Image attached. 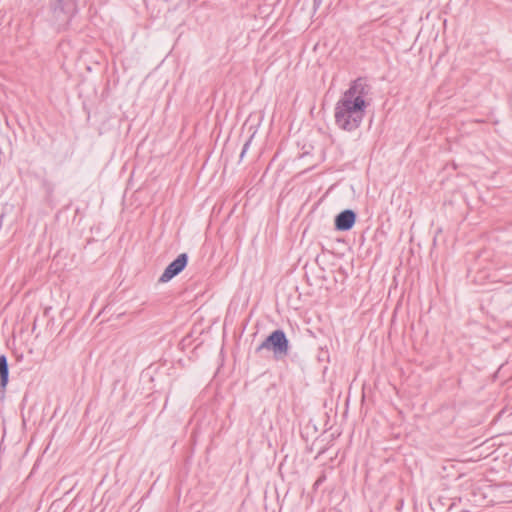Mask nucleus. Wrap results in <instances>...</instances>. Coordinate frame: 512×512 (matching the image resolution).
I'll return each instance as SVG.
<instances>
[{"label": "nucleus", "instance_id": "1", "mask_svg": "<svg viewBox=\"0 0 512 512\" xmlns=\"http://www.w3.org/2000/svg\"><path fill=\"white\" fill-rule=\"evenodd\" d=\"M369 93L370 86L364 79L358 78L352 82L335 107V122L339 128L353 131L360 126L369 105Z\"/></svg>", "mask_w": 512, "mask_h": 512}, {"label": "nucleus", "instance_id": "2", "mask_svg": "<svg viewBox=\"0 0 512 512\" xmlns=\"http://www.w3.org/2000/svg\"><path fill=\"white\" fill-rule=\"evenodd\" d=\"M263 349L271 350L275 359H282L288 354L289 343L282 330L273 331L257 348V351Z\"/></svg>", "mask_w": 512, "mask_h": 512}, {"label": "nucleus", "instance_id": "3", "mask_svg": "<svg viewBox=\"0 0 512 512\" xmlns=\"http://www.w3.org/2000/svg\"><path fill=\"white\" fill-rule=\"evenodd\" d=\"M187 261L188 256L186 253L178 255V257L166 267L163 274L160 276L159 281L165 283L171 280L186 267Z\"/></svg>", "mask_w": 512, "mask_h": 512}, {"label": "nucleus", "instance_id": "4", "mask_svg": "<svg viewBox=\"0 0 512 512\" xmlns=\"http://www.w3.org/2000/svg\"><path fill=\"white\" fill-rule=\"evenodd\" d=\"M356 221V214L352 210H344L335 218V227L340 231L350 230Z\"/></svg>", "mask_w": 512, "mask_h": 512}, {"label": "nucleus", "instance_id": "5", "mask_svg": "<svg viewBox=\"0 0 512 512\" xmlns=\"http://www.w3.org/2000/svg\"><path fill=\"white\" fill-rule=\"evenodd\" d=\"M8 363L5 355L0 356V386L2 389H5L8 383Z\"/></svg>", "mask_w": 512, "mask_h": 512}, {"label": "nucleus", "instance_id": "6", "mask_svg": "<svg viewBox=\"0 0 512 512\" xmlns=\"http://www.w3.org/2000/svg\"><path fill=\"white\" fill-rule=\"evenodd\" d=\"M253 139V135L249 138V140L244 144L240 157L243 158L244 154L247 152L249 145L251 144Z\"/></svg>", "mask_w": 512, "mask_h": 512}, {"label": "nucleus", "instance_id": "7", "mask_svg": "<svg viewBox=\"0 0 512 512\" xmlns=\"http://www.w3.org/2000/svg\"><path fill=\"white\" fill-rule=\"evenodd\" d=\"M324 480H325V476L322 475L321 477H319L317 479V481L315 482V485H320Z\"/></svg>", "mask_w": 512, "mask_h": 512}, {"label": "nucleus", "instance_id": "8", "mask_svg": "<svg viewBox=\"0 0 512 512\" xmlns=\"http://www.w3.org/2000/svg\"><path fill=\"white\" fill-rule=\"evenodd\" d=\"M314 1H315V3H317V4H320V3H321V0H314Z\"/></svg>", "mask_w": 512, "mask_h": 512}]
</instances>
